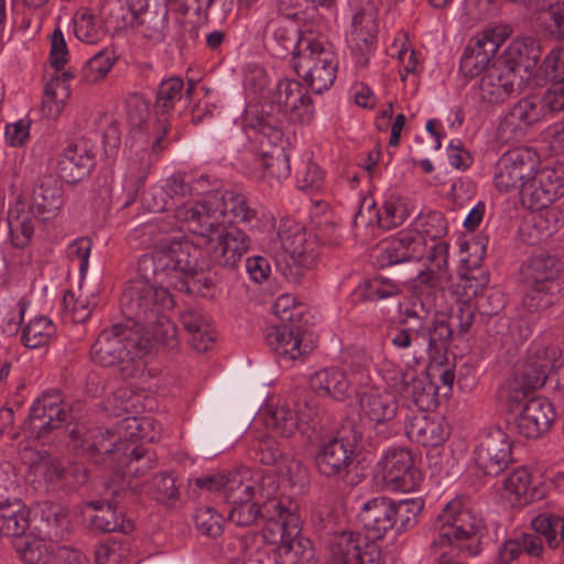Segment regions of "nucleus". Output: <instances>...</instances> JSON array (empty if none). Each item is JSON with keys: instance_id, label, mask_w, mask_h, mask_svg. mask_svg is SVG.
I'll return each mask as SVG.
<instances>
[{"instance_id": "nucleus-1", "label": "nucleus", "mask_w": 564, "mask_h": 564, "mask_svg": "<svg viewBox=\"0 0 564 564\" xmlns=\"http://www.w3.org/2000/svg\"><path fill=\"white\" fill-rule=\"evenodd\" d=\"M199 249L187 239L160 241L152 251L138 261L140 279L134 283H149L155 288L175 289L184 293H200L212 282L198 272Z\"/></svg>"}, {"instance_id": "nucleus-2", "label": "nucleus", "mask_w": 564, "mask_h": 564, "mask_svg": "<svg viewBox=\"0 0 564 564\" xmlns=\"http://www.w3.org/2000/svg\"><path fill=\"white\" fill-rule=\"evenodd\" d=\"M161 433L162 426L155 419L128 415L116 423L109 440L98 431L76 425L69 433L67 446L76 456L112 454L120 458H143L147 453L137 442H155Z\"/></svg>"}, {"instance_id": "nucleus-3", "label": "nucleus", "mask_w": 564, "mask_h": 564, "mask_svg": "<svg viewBox=\"0 0 564 564\" xmlns=\"http://www.w3.org/2000/svg\"><path fill=\"white\" fill-rule=\"evenodd\" d=\"M121 306L141 336L150 339V346L152 343L171 348L176 346V327L165 314L174 306V300L164 288L149 283L130 284L122 293Z\"/></svg>"}, {"instance_id": "nucleus-4", "label": "nucleus", "mask_w": 564, "mask_h": 564, "mask_svg": "<svg viewBox=\"0 0 564 564\" xmlns=\"http://www.w3.org/2000/svg\"><path fill=\"white\" fill-rule=\"evenodd\" d=\"M128 108L133 128L124 178L131 189L138 191L144 184L159 154L166 148L165 137L170 124L166 118L142 124L148 116V106L140 98L129 101Z\"/></svg>"}, {"instance_id": "nucleus-5", "label": "nucleus", "mask_w": 564, "mask_h": 564, "mask_svg": "<svg viewBox=\"0 0 564 564\" xmlns=\"http://www.w3.org/2000/svg\"><path fill=\"white\" fill-rule=\"evenodd\" d=\"M140 460H116L105 480L102 501H89L87 507L94 509L96 514L90 518L93 529L100 532L121 531L128 533L133 530V523L123 519L116 510L128 494V489H137L133 478L144 475L145 468L140 467Z\"/></svg>"}, {"instance_id": "nucleus-6", "label": "nucleus", "mask_w": 564, "mask_h": 564, "mask_svg": "<svg viewBox=\"0 0 564 564\" xmlns=\"http://www.w3.org/2000/svg\"><path fill=\"white\" fill-rule=\"evenodd\" d=\"M177 217L186 228L207 231L218 226L231 227L232 223H251L257 218V210L243 194L226 191L208 195L203 203L180 207Z\"/></svg>"}, {"instance_id": "nucleus-7", "label": "nucleus", "mask_w": 564, "mask_h": 564, "mask_svg": "<svg viewBox=\"0 0 564 564\" xmlns=\"http://www.w3.org/2000/svg\"><path fill=\"white\" fill-rule=\"evenodd\" d=\"M371 357L365 349H348L339 365L321 369L310 377V387L319 395L344 401L371 381Z\"/></svg>"}, {"instance_id": "nucleus-8", "label": "nucleus", "mask_w": 564, "mask_h": 564, "mask_svg": "<svg viewBox=\"0 0 564 564\" xmlns=\"http://www.w3.org/2000/svg\"><path fill=\"white\" fill-rule=\"evenodd\" d=\"M245 129L249 138L260 145V177L270 186L280 184L291 172L289 155L281 145L283 132L275 120L248 107L245 116Z\"/></svg>"}, {"instance_id": "nucleus-9", "label": "nucleus", "mask_w": 564, "mask_h": 564, "mask_svg": "<svg viewBox=\"0 0 564 564\" xmlns=\"http://www.w3.org/2000/svg\"><path fill=\"white\" fill-rule=\"evenodd\" d=\"M437 520V536L432 542L433 546H448L468 555L479 553L484 520L469 507L467 500L462 497L451 500Z\"/></svg>"}, {"instance_id": "nucleus-10", "label": "nucleus", "mask_w": 564, "mask_h": 564, "mask_svg": "<svg viewBox=\"0 0 564 564\" xmlns=\"http://www.w3.org/2000/svg\"><path fill=\"white\" fill-rule=\"evenodd\" d=\"M150 339L143 338L134 324H115L104 329L93 344L90 355L95 362L104 367L127 364L129 369L137 360L149 352Z\"/></svg>"}, {"instance_id": "nucleus-11", "label": "nucleus", "mask_w": 564, "mask_h": 564, "mask_svg": "<svg viewBox=\"0 0 564 564\" xmlns=\"http://www.w3.org/2000/svg\"><path fill=\"white\" fill-rule=\"evenodd\" d=\"M294 501L271 502L268 506L270 516L278 519L274 525L279 533L275 549L276 564H308L315 555L313 543L301 534V519Z\"/></svg>"}, {"instance_id": "nucleus-12", "label": "nucleus", "mask_w": 564, "mask_h": 564, "mask_svg": "<svg viewBox=\"0 0 564 564\" xmlns=\"http://www.w3.org/2000/svg\"><path fill=\"white\" fill-rule=\"evenodd\" d=\"M455 336L445 315L436 316L429 327L398 326L392 328L388 338L391 345L401 351L403 357H411L415 365L420 364L425 355L446 350L451 339Z\"/></svg>"}, {"instance_id": "nucleus-13", "label": "nucleus", "mask_w": 564, "mask_h": 564, "mask_svg": "<svg viewBox=\"0 0 564 564\" xmlns=\"http://www.w3.org/2000/svg\"><path fill=\"white\" fill-rule=\"evenodd\" d=\"M279 482L274 475H263L257 480V496L252 500H246L237 503H231L234 507L229 512V520L237 525L248 527L256 523L259 517L268 519V524L262 535L249 533L245 536L246 543L249 541L261 542L263 540L275 544L276 536L273 534L271 525L278 523V519L270 516L268 506L271 502H288V498L278 497Z\"/></svg>"}, {"instance_id": "nucleus-14", "label": "nucleus", "mask_w": 564, "mask_h": 564, "mask_svg": "<svg viewBox=\"0 0 564 564\" xmlns=\"http://www.w3.org/2000/svg\"><path fill=\"white\" fill-rule=\"evenodd\" d=\"M276 236L281 248L288 254L283 273L288 281L299 284L317 264L318 242L292 219L280 221Z\"/></svg>"}, {"instance_id": "nucleus-15", "label": "nucleus", "mask_w": 564, "mask_h": 564, "mask_svg": "<svg viewBox=\"0 0 564 564\" xmlns=\"http://www.w3.org/2000/svg\"><path fill=\"white\" fill-rule=\"evenodd\" d=\"M299 75L316 94L328 90L337 76L338 58L333 45L323 36L307 37L295 65Z\"/></svg>"}, {"instance_id": "nucleus-16", "label": "nucleus", "mask_w": 564, "mask_h": 564, "mask_svg": "<svg viewBox=\"0 0 564 564\" xmlns=\"http://www.w3.org/2000/svg\"><path fill=\"white\" fill-rule=\"evenodd\" d=\"M186 229L205 239L206 253L213 265L228 270L238 268L251 246L250 237L238 227L218 226L207 231Z\"/></svg>"}, {"instance_id": "nucleus-17", "label": "nucleus", "mask_w": 564, "mask_h": 564, "mask_svg": "<svg viewBox=\"0 0 564 564\" xmlns=\"http://www.w3.org/2000/svg\"><path fill=\"white\" fill-rule=\"evenodd\" d=\"M356 397L360 415L372 425L377 434L388 437L398 430L399 402L391 392L369 382Z\"/></svg>"}, {"instance_id": "nucleus-18", "label": "nucleus", "mask_w": 564, "mask_h": 564, "mask_svg": "<svg viewBox=\"0 0 564 564\" xmlns=\"http://www.w3.org/2000/svg\"><path fill=\"white\" fill-rule=\"evenodd\" d=\"M521 204L531 210L547 208L564 196V165L535 167L530 180L522 185Z\"/></svg>"}, {"instance_id": "nucleus-19", "label": "nucleus", "mask_w": 564, "mask_h": 564, "mask_svg": "<svg viewBox=\"0 0 564 564\" xmlns=\"http://www.w3.org/2000/svg\"><path fill=\"white\" fill-rule=\"evenodd\" d=\"M50 58L55 74L45 85L43 107L48 116L56 117L61 115L70 97L69 80L73 77L70 73L63 70L68 61V51L63 32L58 28L51 35Z\"/></svg>"}, {"instance_id": "nucleus-20", "label": "nucleus", "mask_w": 564, "mask_h": 564, "mask_svg": "<svg viewBox=\"0 0 564 564\" xmlns=\"http://www.w3.org/2000/svg\"><path fill=\"white\" fill-rule=\"evenodd\" d=\"M540 165V158L530 148L519 147L505 152L497 161L494 172V185L501 193L519 194L524 182Z\"/></svg>"}, {"instance_id": "nucleus-21", "label": "nucleus", "mask_w": 564, "mask_h": 564, "mask_svg": "<svg viewBox=\"0 0 564 564\" xmlns=\"http://www.w3.org/2000/svg\"><path fill=\"white\" fill-rule=\"evenodd\" d=\"M507 26H494L469 40L460 57V72L468 77L481 76L491 67L490 62L509 36Z\"/></svg>"}, {"instance_id": "nucleus-22", "label": "nucleus", "mask_w": 564, "mask_h": 564, "mask_svg": "<svg viewBox=\"0 0 564 564\" xmlns=\"http://www.w3.org/2000/svg\"><path fill=\"white\" fill-rule=\"evenodd\" d=\"M315 412L307 404L303 409L293 412L286 403H278L276 405H267L259 414L260 421L265 427L281 436L291 437L299 430L306 434L310 423L313 421Z\"/></svg>"}, {"instance_id": "nucleus-23", "label": "nucleus", "mask_w": 564, "mask_h": 564, "mask_svg": "<svg viewBox=\"0 0 564 564\" xmlns=\"http://www.w3.org/2000/svg\"><path fill=\"white\" fill-rule=\"evenodd\" d=\"M531 527L534 533H524L518 540L521 544V553L540 557L544 550L542 538L551 549L564 542V519L561 516L541 513L532 519Z\"/></svg>"}, {"instance_id": "nucleus-24", "label": "nucleus", "mask_w": 564, "mask_h": 564, "mask_svg": "<svg viewBox=\"0 0 564 564\" xmlns=\"http://www.w3.org/2000/svg\"><path fill=\"white\" fill-rule=\"evenodd\" d=\"M67 416L63 409L59 391L44 392L37 398L30 412V429L36 438H45L52 431L58 430Z\"/></svg>"}, {"instance_id": "nucleus-25", "label": "nucleus", "mask_w": 564, "mask_h": 564, "mask_svg": "<svg viewBox=\"0 0 564 564\" xmlns=\"http://www.w3.org/2000/svg\"><path fill=\"white\" fill-rule=\"evenodd\" d=\"M95 165V152L88 141L80 139L67 144L58 154L56 173L66 183H77L89 176Z\"/></svg>"}, {"instance_id": "nucleus-26", "label": "nucleus", "mask_w": 564, "mask_h": 564, "mask_svg": "<svg viewBox=\"0 0 564 564\" xmlns=\"http://www.w3.org/2000/svg\"><path fill=\"white\" fill-rule=\"evenodd\" d=\"M315 37L312 33H301L297 24L289 15H279L271 19L264 29V40L273 54L284 57L293 54L299 57L304 47V40Z\"/></svg>"}, {"instance_id": "nucleus-27", "label": "nucleus", "mask_w": 564, "mask_h": 564, "mask_svg": "<svg viewBox=\"0 0 564 564\" xmlns=\"http://www.w3.org/2000/svg\"><path fill=\"white\" fill-rule=\"evenodd\" d=\"M153 204L150 208L154 213H161L172 209L175 219L185 228V223L177 217V209L185 205L203 203V200H192L191 174L174 173L166 178L163 186L153 188Z\"/></svg>"}, {"instance_id": "nucleus-28", "label": "nucleus", "mask_w": 564, "mask_h": 564, "mask_svg": "<svg viewBox=\"0 0 564 564\" xmlns=\"http://www.w3.org/2000/svg\"><path fill=\"white\" fill-rule=\"evenodd\" d=\"M517 75L507 64H492L481 76L476 88V98L484 105L505 102L514 91Z\"/></svg>"}, {"instance_id": "nucleus-29", "label": "nucleus", "mask_w": 564, "mask_h": 564, "mask_svg": "<svg viewBox=\"0 0 564 564\" xmlns=\"http://www.w3.org/2000/svg\"><path fill=\"white\" fill-rule=\"evenodd\" d=\"M564 365L562 350L554 344L533 341L528 349L522 370L532 384H545L547 378Z\"/></svg>"}, {"instance_id": "nucleus-30", "label": "nucleus", "mask_w": 564, "mask_h": 564, "mask_svg": "<svg viewBox=\"0 0 564 564\" xmlns=\"http://www.w3.org/2000/svg\"><path fill=\"white\" fill-rule=\"evenodd\" d=\"M553 404L545 398H532L524 403L516 416L518 433L527 438H536L549 432L554 420Z\"/></svg>"}, {"instance_id": "nucleus-31", "label": "nucleus", "mask_w": 564, "mask_h": 564, "mask_svg": "<svg viewBox=\"0 0 564 564\" xmlns=\"http://www.w3.org/2000/svg\"><path fill=\"white\" fill-rule=\"evenodd\" d=\"M274 101L283 112L290 115L292 121L307 124L314 118L312 100L297 80H280L274 93Z\"/></svg>"}, {"instance_id": "nucleus-32", "label": "nucleus", "mask_w": 564, "mask_h": 564, "mask_svg": "<svg viewBox=\"0 0 564 564\" xmlns=\"http://www.w3.org/2000/svg\"><path fill=\"white\" fill-rule=\"evenodd\" d=\"M377 478L390 491L411 492L420 488L423 471L414 460H379Z\"/></svg>"}, {"instance_id": "nucleus-33", "label": "nucleus", "mask_w": 564, "mask_h": 564, "mask_svg": "<svg viewBox=\"0 0 564 564\" xmlns=\"http://www.w3.org/2000/svg\"><path fill=\"white\" fill-rule=\"evenodd\" d=\"M29 200V210L42 221L56 218L64 205L63 188L52 176L43 177L31 193L21 191Z\"/></svg>"}, {"instance_id": "nucleus-34", "label": "nucleus", "mask_w": 564, "mask_h": 564, "mask_svg": "<svg viewBox=\"0 0 564 564\" xmlns=\"http://www.w3.org/2000/svg\"><path fill=\"white\" fill-rule=\"evenodd\" d=\"M425 249L426 242L420 236H413L409 230L401 231L379 245L378 262L381 267H390L404 261H420Z\"/></svg>"}, {"instance_id": "nucleus-35", "label": "nucleus", "mask_w": 564, "mask_h": 564, "mask_svg": "<svg viewBox=\"0 0 564 564\" xmlns=\"http://www.w3.org/2000/svg\"><path fill=\"white\" fill-rule=\"evenodd\" d=\"M338 564H384L379 546L351 532L341 533L333 546Z\"/></svg>"}, {"instance_id": "nucleus-36", "label": "nucleus", "mask_w": 564, "mask_h": 564, "mask_svg": "<svg viewBox=\"0 0 564 564\" xmlns=\"http://www.w3.org/2000/svg\"><path fill=\"white\" fill-rule=\"evenodd\" d=\"M265 341L284 362L302 360L311 351L310 346L303 344L302 332L297 325L281 324L268 328Z\"/></svg>"}, {"instance_id": "nucleus-37", "label": "nucleus", "mask_w": 564, "mask_h": 564, "mask_svg": "<svg viewBox=\"0 0 564 564\" xmlns=\"http://www.w3.org/2000/svg\"><path fill=\"white\" fill-rule=\"evenodd\" d=\"M397 514L395 503L383 496L366 501L360 509L359 516L367 531L368 539H382L397 523Z\"/></svg>"}, {"instance_id": "nucleus-38", "label": "nucleus", "mask_w": 564, "mask_h": 564, "mask_svg": "<svg viewBox=\"0 0 564 564\" xmlns=\"http://www.w3.org/2000/svg\"><path fill=\"white\" fill-rule=\"evenodd\" d=\"M448 250L445 241H436L425 249V270L415 276V288H443L448 282Z\"/></svg>"}, {"instance_id": "nucleus-39", "label": "nucleus", "mask_w": 564, "mask_h": 564, "mask_svg": "<svg viewBox=\"0 0 564 564\" xmlns=\"http://www.w3.org/2000/svg\"><path fill=\"white\" fill-rule=\"evenodd\" d=\"M33 217L28 196L18 194L8 212L9 238L14 248L23 249L30 245L34 235Z\"/></svg>"}, {"instance_id": "nucleus-40", "label": "nucleus", "mask_w": 564, "mask_h": 564, "mask_svg": "<svg viewBox=\"0 0 564 564\" xmlns=\"http://www.w3.org/2000/svg\"><path fill=\"white\" fill-rule=\"evenodd\" d=\"M544 117L539 98L529 97L519 100L499 124V132H510L514 137L522 135L534 122Z\"/></svg>"}, {"instance_id": "nucleus-41", "label": "nucleus", "mask_w": 564, "mask_h": 564, "mask_svg": "<svg viewBox=\"0 0 564 564\" xmlns=\"http://www.w3.org/2000/svg\"><path fill=\"white\" fill-rule=\"evenodd\" d=\"M522 270L525 284L561 290L558 276L562 271V263L556 257L543 253L534 256Z\"/></svg>"}, {"instance_id": "nucleus-42", "label": "nucleus", "mask_w": 564, "mask_h": 564, "mask_svg": "<svg viewBox=\"0 0 564 564\" xmlns=\"http://www.w3.org/2000/svg\"><path fill=\"white\" fill-rule=\"evenodd\" d=\"M405 433L411 441L424 447H435L442 444L447 436L443 423L425 414L413 416L405 425Z\"/></svg>"}, {"instance_id": "nucleus-43", "label": "nucleus", "mask_w": 564, "mask_h": 564, "mask_svg": "<svg viewBox=\"0 0 564 564\" xmlns=\"http://www.w3.org/2000/svg\"><path fill=\"white\" fill-rule=\"evenodd\" d=\"M355 448V443L345 437L322 435L316 431L308 436V453L316 458H351Z\"/></svg>"}, {"instance_id": "nucleus-44", "label": "nucleus", "mask_w": 564, "mask_h": 564, "mask_svg": "<svg viewBox=\"0 0 564 564\" xmlns=\"http://www.w3.org/2000/svg\"><path fill=\"white\" fill-rule=\"evenodd\" d=\"M520 446L501 429H491L481 435L475 447L477 458H509Z\"/></svg>"}, {"instance_id": "nucleus-45", "label": "nucleus", "mask_w": 564, "mask_h": 564, "mask_svg": "<svg viewBox=\"0 0 564 564\" xmlns=\"http://www.w3.org/2000/svg\"><path fill=\"white\" fill-rule=\"evenodd\" d=\"M41 525L39 532L51 541H59L69 532L67 510L55 503L43 502L39 505Z\"/></svg>"}, {"instance_id": "nucleus-46", "label": "nucleus", "mask_w": 564, "mask_h": 564, "mask_svg": "<svg viewBox=\"0 0 564 564\" xmlns=\"http://www.w3.org/2000/svg\"><path fill=\"white\" fill-rule=\"evenodd\" d=\"M367 212L373 214L377 226L384 230L401 226L410 216L406 204L394 194L386 197L380 208H377L376 203H371Z\"/></svg>"}, {"instance_id": "nucleus-47", "label": "nucleus", "mask_w": 564, "mask_h": 564, "mask_svg": "<svg viewBox=\"0 0 564 564\" xmlns=\"http://www.w3.org/2000/svg\"><path fill=\"white\" fill-rule=\"evenodd\" d=\"M489 284V275L480 268L466 269L451 286L458 303H473Z\"/></svg>"}, {"instance_id": "nucleus-48", "label": "nucleus", "mask_w": 564, "mask_h": 564, "mask_svg": "<svg viewBox=\"0 0 564 564\" xmlns=\"http://www.w3.org/2000/svg\"><path fill=\"white\" fill-rule=\"evenodd\" d=\"M183 327L191 334V343L198 351H205L214 340L207 319L198 311L188 308L180 316Z\"/></svg>"}, {"instance_id": "nucleus-49", "label": "nucleus", "mask_w": 564, "mask_h": 564, "mask_svg": "<svg viewBox=\"0 0 564 564\" xmlns=\"http://www.w3.org/2000/svg\"><path fill=\"white\" fill-rule=\"evenodd\" d=\"M29 514L30 510L21 500L2 503V534L12 536V540L26 538L24 533L30 525Z\"/></svg>"}, {"instance_id": "nucleus-50", "label": "nucleus", "mask_w": 564, "mask_h": 564, "mask_svg": "<svg viewBox=\"0 0 564 564\" xmlns=\"http://www.w3.org/2000/svg\"><path fill=\"white\" fill-rule=\"evenodd\" d=\"M398 393L411 400L421 410H427L434 402L432 384L427 383L425 379L419 378L413 368L406 369L405 381Z\"/></svg>"}, {"instance_id": "nucleus-51", "label": "nucleus", "mask_w": 564, "mask_h": 564, "mask_svg": "<svg viewBox=\"0 0 564 564\" xmlns=\"http://www.w3.org/2000/svg\"><path fill=\"white\" fill-rule=\"evenodd\" d=\"M376 34L377 29L371 14H367L364 10L356 11L351 19L349 43L360 51H370L373 47Z\"/></svg>"}, {"instance_id": "nucleus-52", "label": "nucleus", "mask_w": 564, "mask_h": 564, "mask_svg": "<svg viewBox=\"0 0 564 564\" xmlns=\"http://www.w3.org/2000/svg\"><path fill=\"white\" fill-rule=\"evenodd\" d=\"M411 226L412 229L409 232L413 236H420L425 242H427L426 239L436 242L448 232L447 219L443 213L436 210L421 214Z\"/></svg>"}, {"instance_id": "nucleus-53", "label": "nucleus", "mask_w": 564, "mask_h": 564, "mask_svg": "<svg viewBox=\"0 0 564 564\" xmlns=\"http://www.w3.org/2000/svg\"><path fill=\"white\" fill-rule=\"evenodd\" d=\"M249 471H232L226 475L223 497L229 503L252 500L257 496V481L248 478Z\"/></svg>"}, {"instance_id": "nucleus-54", "label": "nucleus", "mask_w": 564, "mask_h": 564, "mask_svg": "<svg viewBox=\"0 0 564 564\" xmlns=\"http://www.w3.org/2000/svg\"><path fill=\"white\" fill-rule=\"evenodd\" d=\"M12 547L24 564H50L52 550L43 538L26 536L12 540Z\"/></svg>"}, {"instance_id": "nucleus-55", "label": "nucleus", "mask_w": 564, "mask_h": 564, "mask_svg": "<svg viewBox=\"0 0 564 564\" xmlns=\"http://www.w3.org/2000/svg\"><path fill=\"white\" fill-rule=\"evenodd\" d=\"M529 380L527 372L521 369L501 387V397L506 400L510 411H516L532 391L542 388L541 384L531 386Z\"/></svg>"}, {"instance_id": "nucleus-56", "label": "nucleus", "mask_w": 564, "mask_h": 564, "mask_svg": "<svg viewBox=\"0 0 564 564\" xmlns=\"http://www.w3.org/2000/svg\"><path fill=\"white\" fill-rule=\"evenodd\" d=\"M56 327L47 316H36L22 329L21 341L29 348L46 345L55 335Z\"/></svg>"}, {"instance_id": "nucleus-57", "label": "nucleus", "mask_w": 564, "mask_h": 564, "mask_svg": "<svg viewBox=\"0 0 564 564\" xmlns=\"http://www.w3.org/2000/svg\"><path fill=\"white\" fill-rule=\"evenodd\" d=\"M167 23V11L150 10L142 15H138V20L131 22V25L144 37L161 42L165 39Z\"/></svg>"}, {"instance_id": "nucleus-58", "label": "nucleus", "mask_w": 564, "mask_h": 564, "mask_svg": "<svg viewBox=\"0 0 564 564\" xmlns=\"http://www.w3.org/2000/svg\"><path fill=\"white\" fill-rule=\"evenodd\" d=\"M509 55L517 65L529 70L536 66L541 57V46L533 37H518L510 44Z\"/></svg>"}, {"instance_id": "nucleus-59", "label": "nucleus", "mask_w": 564, "mask_h": 564, "mask_svg": "<svg viewBox=\"0 0 564 564\" xmlns=\"http://www.w3.org/2000/svg\"><path fill=\"white\" fill-rule=\"evenodd\" d=\"M74 33L80 42L87 44H96L106 35L100 20L88 10L78 12L75 15Z\"/></svg>"}, {"instance_id": "nucleus-60", "label": "nucleus", "mask_w": 564, "mask_h": 564, "mask_svg": "<svg viewBox=\"0 0 564 564\" xmlns=\"http://www.w3.org/2000/svg\"><path fill=\"white\" fill-rule=\"evenodd\" d=\"M117 57L111 50H102L87 61L82 70V80L94 84L102 80L113 67Z\"/></svg>"}, {"instance_id": "nucleus-61", "label": "nucleus", "mask_w": 564, "mask_h": 564, "mask_svg": "<svg viewBox=\"0 0 564 564\" xmlns=\"http://www.w3.org/2000/svg\"><path fill=\"white\" fill-rule=\"evenodd\" d=\"M531 485V475L525 468L512 470L503 480L502 496L514 506L528 494Z\"/></svg>"}, {"instance_id": "nucleus-62", "label": "nucleus", "mask_w": 564, "mask_h": 564, "mask_svg": "<svg viewBox=\"0 0 564 564\" xmlns=\"http://www.w3.org/2000/svg\"><path fill=\"white\" fill-rule=\"evenodd\" d=\"M527 288L522 305L529 313L543 311L553 305L561 291L560 289L533 284H527Z\"/></svg>"}, {"instance_id": "nucleus-63", "label": "nucleus", "mask_w": 564, "mask_h": 564, "mask_svg": "<svg viewBox=\"0 0 564 564\" xmlns=\"http://www.w3.org/2000/svg\"><path fill=\"white\" fill-rule=\"evenodd\" d=\"M139 403V397L127 388L118 389L113 394L106 398L104 401L105 410L113 416L131 415L137 413V405Z\"/></svg>"}, {"instance_id": "nucleus-64", "label": "nucleus", "mask_w": 564, "mask_h": 564, "mask_svg": "<svg viewBox=\"0 0 564 564\" xmlns=\"http://www.w3.org/2000/svg\"><path fill=\"white\" fill-rule=\"evenodd\" d=\"M184 90V82L180 77L163 80L158 89L155 107L163 113L174 109L176 101L181 100Z\"/></svg>"}]
</instances>
